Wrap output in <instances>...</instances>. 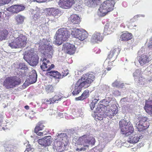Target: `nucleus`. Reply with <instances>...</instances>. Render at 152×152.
Masks as SVG:
<instances>
[{
  "label": "nucleus",
  "mask_w": 152,
  "mask_h": 152,
  "mask_svg": "<svg viewBox=\"0 0 152 152\" xmlns=\"http://www.w3.org/2000/svg\"><path fill=\"white\" fill-rule=\"evenodd\" d=\"M94 78V74L92 72L83 74L75 84L74 90L72 93L73 95L78 94L82 88H86L88 87Z\"/></svg>",
  "instance_id": "obj_1"
},
{
  "label": "nucleus",
  "mask_w": 152,
  "mask_h": 152,
  "mask_svg": "<svg viewBox=\"0 0 152 152\" xmlns=\"http://www.w3.org/2000/svg\"><path fill=\"white\" fill-rule=\"evenodd\" d=\"M95 142L93 137L88 134H84L79 137L76 142L75 150L78 152L88 151L89 147L94 145Z\"/></svg>",
  "instance_id": "obj_2"
},
{
  "label": "nucleus",
  "mask_w": 152,
  "mask_h": 152,
  "mask_svg": "<svg viewBox=\"0 0 152 152\" xmlns=\"http://www.w3.org/2000/svg\"><path fill=\"white\" fill-rule=\"evenodd\" d=\"M14 39L9 41L8 45L12 48L24 47L26 44L27 38L22 34H19L17 31L13 35Z\"/></svg>",
  "instance_id": "obj_3"
},
{
  "label": "nucleus",
  "mask_w": 152,
  "mask_h": 152,
  "mask_svg": "<svg viewBox=\"0 0 152 152\" xmlns=\"http://www.w3.org/2000/svg\"><path fill=\"white\" fill-rule=\"evenodd\" d=\"M71 31L68 30L66 28H62L59 29L56 32L54 37L55 43L59 45L62 44L63 41H66L71 34Z\"/></svg>",
  "instance_id": "obj_4"
},
{
  "label": "nucleus",
  "mask_w": 152,
  "mask_h": 152,
  "mask_svg": "<svg viewBox=\"0 0 152 152\" xmlns=\"http://www.w3.org/2000/svg\"><path fill=\"white\" fill-rule=\"evenodd\" d=\"M58 140L54 141L53 149L54 152H60L64 148L63 147L66 145L67 136L65 133H57Z\"/></svg>",
  "instance_id": "obj_5"
},
{
  "label": "nucleus",
  "mask_w": 152,
  "mask_h": 152,
  "mask_svg": "<svg viewBox=\"0 0 152 152\" xmlns=\"http://www.w3.org/2000/svg\"><path fill=\"white\" fill-rule=\"evenodd\" d=\"M24 59L32 66H35L38 64L39 57L34 52V50L30 49L25 51Z\"/></svg>",
  "instance_id": "obj_6"
},
{
  "label": "nucleus",
  "mask_w": 152,
  "mask_h": 152,
  "mask_svg": "<svg viewBox=\"0 0 152 152\" xmlns=\"http://www.w3.org/2000/svg\"><path fill=\"white\" fill-rule=\"evenodd\" d=\"M115 2L112 0H107L102 4L99 9V15L104 16L108 12L114 9Z\"/></svg>",
  "instance_id": "obj_7"
},
{
  "label": "nucleus",
  "mask_w": 152,
  "mask_h": 152,
  "mask_svg": "<svg viewBox=\"0 0 152 152\" xmlns=\"http://www.w3.org/2000/svg\"><path fill=\"white\" fill-rule=\"evenodd\" d=\"M120 129L121 133L128 136L134 132V128L131 123L129 121L127 122L123 119L119 122Z\"/></svg>",
  "instance_id": "obj_8"
},
{
  "label": "nucleus",
  "mask_w": 152,
  "mask_h": 152,
  "mask_svg": "<svg viewBox=\"0 0 152 152\" xmlns=\"http://www.w3.org/2000/svg\"><path fill=\"white\" fill-rule=\"evenodd\" d=\"M147 118L146 116H141L134 121V125L140 132L146 129L149 126L147 121Z\"/></svg>",
  "instance_id": "obj_9"
},
{
  "label": "nucleus",
  "mask_w": 152,
  "mask_h": 152,
  "mask_svg": "<svg viewBox=\"0 0 152 152\" xmlns=\"http://www.w3.org/2000/svg\"><path fill=\"white\" fill-rule=\"evenodd\" d=\"M97 112L95 114L97 115H99L102 117H106L108 116L110 118H112V117L114 116L117 113L116 110L114 113L111 110H105V108L104 107L103 105H101L99 107H98L97 109Z\"/></svg>",
  "instance_id": "obj_10"
},
{
  "label": "nucleus",
  "mask_w": 152,
  "mask_h": 152,
  "mask_svg": "<svg viewBox=\"0 0 152 152\" xmlns=\"http://www.w3.org/2000/svg\"><path fill=\"white\" fill-rule=\"evenodd\" d=\"M20 83V80L18 79L16 77H8L4 81V85L7 88L9 89L13 88Z\"/></svg>",
  "instance_id": "obj_11"
},
{
  "label": "nucleus",
  "mask_w": 152,
  "mask_h": 152,
  "mask_svg": "<svg viewBox=\"0 0 152 152\" xmlns=\"http://www.w3.org/2000/svg\"><path fill=\"white\" fill-rule=\"evenodd\" d=\"M71 34L81 41L85 40L88 36L86 31L77 28H75L71 31Z\"/></svg>",
  "instance_id": "obj_12"
},
{
  "label": "nucleus",
  "mask_w": 152,
  "mask_h": 152,
  "mask_svg": "<svg viewBox=\"0 0 152 152\" xmlns=\"http://www.w3.org/2000/svg\"><path fill=\"white\" fill-rule=\"evenodd\" d=\"M40 61V67L43 71H45V69H47L46 70L48 71L54 67V65L51 64L50 62L46 58H44L43 59H41Z\"/></svg>",
  "instance_id": "obj_13"
},
{
  "label": "nucleus",
  "mask_w": 152,
  "mask_h": 152,
  "mask_svg": "<svg viewBox=\"0 0 152 152\" xmlns=\"http://www.w3.org/2000/svg\"><path fill=\"white\" fill-rule=\"evenodd\" d=\"M63 48L66 53L70 55L73 54L75 51V45L68 42L64 44Z\"/></svg>",
  "instance_id": "obj_14"
},
{
  "label": "nucleus",
  "mask_w": 152,
  "mask_h": 152,
  "mask_svg": "<svg viewBox=\"0 0 152 152\" xmlns=\"http://www.w3.org/2000/svg\"><path fill=\"white\" fill-rule=\"evenodd\" d=\"M59 6L64 9L70 7L75 3L74 0H60L58 1Z\"/></svg>",
  "instance_id": "obj_15"
},
{
  "label": "nucleus",
  "mask_w": 152,
  "mask_h": 152,
  "mask_svg": "<svg viewBox=\"0 0 152 152\" xmlns=\"http://www.w3.org/2000/svg\"><path fill=\"white\" fill-rule=\"evenodd\" d=\"M51 44V42H50L44 48L45 51L43 53L45 57L48 58H51L53 53V50Z\"/></svg>",
  "instance_id": "obj_16"
},
{
  "label": "nucleus",
  "mask_w": 152,
  "mask_h": 152,
  "mask_svg": "<svg viewBox=\"0 0 152 152\" xmlns=\"http://www.w3.org/2000/svg\"><path fill=\"white\" fill-rule=\"evenodd\" d=\"M25 7L22 4L14 5L8 8V10L13 13H18L24 10Z\"/></svg>",
  "instance_id": "obj_17"
},
{
  "label": "nucleus",
  "mask_w": 152,
  "mask_h": 152,
  "mask_svg": "<svg viewBox=\"0 0 152 152\" xmlns=\"http://www.w3.org/2000/svg\"><path fill=\"white\" fill-rule=\"evenodd\" d=\"M52 142V139L50 136H45L44 138L39 139L38 140L39 144L44 147L49 146Z\"/></svg>",
  "instance_id": "obj_18"
},
{
  "label": "nucleus",
  "mask_w": 152,
  "mask_h": 152,
  "mask_svg": "<svg viewBox=\"0 0 152 152\" xmlns=\"http://www.w3.org/2000/svg\"><path fill=\"white\" fill-rule=\"evenodd\" d=\"M114 23H107L105 25L104 29V35H107L111 33L113 31V27Z\"/></svg>",
  "instance_id": "obj_19"
},
{
  "label": "nucleus",
  "mask_w": 152,
  "mask_h": 152,
  "mask_svg": "<svg viewBox=\"0 0 152 152\" xmlns=\"http://www.w3.org/2000/svg\"><path fill=\"white\" fill-rule=\"evenodd\" d=\"M59 10L51 8H49L47 10V16L53 17L54 19L52 20H55V17L57 16L59 13Z\"/></svg>",
  "instance_id": "obj_20"
},
{
  "label": "nucleus",
  "mask_w": 152,
  "mask_h": 152,
  "mask_svg": "<svg viewBox=\"0 0 152 152\" xmlns=\"http://www.w3.org/2000/svg\"><path fill=\"white\" fill-rule=\"evenodd\" d=\"M151 60V57L149 56L142 55L139 57V61L141 65L143 66L148 63Z\"/></svg>",
  "instance_id": "obj_21"
},
{
  "label": "nucleus",
  "mask_w": 152,
  "mask_h": 152,
  "mask_svg": "<svg viewBox=\"0 0 152 152\" xmlns=\"http://www.w3.org/2000/svg\"><path fill=\"white\" fill-rule=\"evenodd\" d=\"M144 109L146 112L149 114L151 116L152 115V99H149L146 101Z\"/></svg>",
  "instance_id": "obj_22"
},
{
  "label": "nucleus",
  "mask_w": 152,
  "mask_h": 152,
  "mask_svg": "<svg viewBox=\"0 0 152 152\" xmlns=\"http://www.w3.org/2000/svg\"><path fill=\"white\" fill-rule=\"evenodd\" d=\"M102 39L103 38L101 34L99 33L96 32L92 36L91 41L94 43H98V42L101 41Z\"/></svg>",
  "instance_id": "obj_23"
},
{
  "label": "nucleus",
  "mask_w": 152,
  "mask_h": 152,
  "mask_svg": "<svg viewBox=\"0 0 152 152\" xmlns=\"http://www.w3.org/2000/svg\"><path fill=\"white\" fill-rule=\"evenodd\" d=\"M48 75L53 76L54 77H55L57 79H61L63 77L66 76L68 74V72L66 74H63L62 75L58 71H51L48 72L47 73Z\"/></svg>",
  "instance_id": "obj_24"
},
{
  "label": "nucleus",
  "mask_w": 152,
  "mask_h": 152,
  "mask_svg": "<svg viewBox=\"0 0 152 152\" xmlns=\"http://www.w3.org/2000/svg\"><path fill=\"white\" fill-rule=\"evenodd\" d=\"M37 75L35 70H33L30 73L28 77V82L30 84L35 83L37 80Z\"/></svg>",
  "instance_id": "obj_25"
},
{
  "label": "nucleus",
  "mask_w": 152,
  "mask_h": 152,
  "mask_svg": "<svg viewBox=\"0 0 152 152\" xmlns=\"http://www.w3.org/2000/svg\"><path fill=\"white\" fill-rule=\"evenodd\" d=\"M119 53V50L118 48L112 50L108 55V57L109 59L113 58V60H114L117 58Z\"/></svg>",
  "instance_id": "obj_26"
},
{
  "label": "nucleus",
  "mask_w": 152,
  "mask_h": 152,
  "mask_svg": "<svg viewBox=\"0 0 152 152\" xmlns=\"http://www.w3.org/2000/svg\"><path fill=\"white\" fill-rule=\"evenodd\" d=\"M132 38V35L131 33L125 32L122 34L120 38L122 41H127L131 39Z\"/></svg>",
  "instance_id": "obj_27"
},
{
  "label": "nucleus",
  "mask_w": 152,
  "mask_h": 152,
  "mask_svg": "<svg viewBox=\"0 0 152 152\" xmlns=\"http://www.w3.org/2000/svg\"><path fill=\"white\" fill-rule=\"evenodd\" d=\"M142 135L138 137L137 135L130 136L129 137V140L128 141L131 143H136L140 139L142 138Z\"/></svg>",
  "instance_id": "obj_28"
},
{
  "label": "nucleus",
  "mask_w": 152,
  "mask_h": 152,
  "mask_svg": "<svg viewBox=\"0 0 152 152\" xmlns=\"http://www.w3.org/2000/svg\"><path fill=\"white\" fill-rule=\"evenodd\" d=\"M70 20L74 24H78L80 21V18L77 15H71L70 17Z\"/></svg>",
  "instance_id": "obj_29"
},
{
  "label": "nucleus",
  "mask_w": 152,
  "mask_h": 152,
  "mask_svg": "<svg viewBox=\"0 0 152 152\" xmlns=\"http://www.w3.org/2000/svg\"><path fill=\"white\" fill-rule=\"evenodd\" d=\"M100 0H84V3L89 7L93 6L94 4H97Z\"/></svg>",
  "instance_id": "obj_30"
},
{
  "label": "nucleus",
  "mask_w": 152,
  "mask_h": 152,
  "mask_svg": "<svg viewBox=\"0 0 152 152\" xmlns=\"http://www.w3.org/2000/svg\"><path fill=\"white\" fill-rule=\"evenodd\" d=\"M141 70L139 69H136L134 72L133 75L136 81H138L137 79L139 78L140 77L142 76L141 74Z\"/></svg>",
  "instance_id": "obj_31"
},
{
  "label": "nucleus",
  "mask_w": 152,
  "mask_h": 152,
  "mask_svg": "<svg viewBox=\"0 0 152 152\" xmlns=\"http://www.w3.org/2000/svg\"><path fill=\"white\" fill-rule=\"evenodd\" d=\"M25 17L22 15H18L16 16L15 19L18 24H22L24 22Z\"/></svg>",
  "instance_id": "obj_32"
},
{
  "label": "nucleus",
  "mask_w": 152,
  "mask_h": 152,
  "mask_svg": "<svg viewBox=\"0 0 152 152\" xmlns=\"http://www.w3.org/2000/svg\"><path fill=\"white\" fill-rule=\"evenodd\" d=\"M8 34V32L6 30L0 31V41L5 39Z\"/></svg>",
  "instance_id": "obj_33"
},
{
  "label": "nucleus",
  "mask_w": 152,
  "mask_h": 152,
  "mask_svg": "<svg viewBox=\"0 0 152 152\" xmlns=\"http://www.w3.org/2000/svg\"><path fill=\"white\" fill-rule=\"evenodd\" d=\"M112 85L113 87L123 88L124 86V84L116 81L112 83Z\"/></svg>",
  "instance_id": "obj_34"
},
{
  "label": "nucleus",
  "mask_w": 152,
  "mask_h": 152,
  "mask_svg": "<svg viewBox=\"0 0 152 152\" xmlns=\"http://www.w3.org/2000/svg\"><path fill=\"white\" fill-rule=\"evenodd\" d=\"M44 126L42 123H38L35 127L34 131H37V130H42L43 129Z\"/></svg>",
  "instance_id": "obj_35"
},
{
  "label": "nucleus",
  "mask_w": 152,
  "mask_h": 152,
  "mask_svg": "<svg viewBox=\"0 0 152 152\" xmlns=\"http://www.w3.org/2000/svg\"><path fill=\"white\" fill-rule=\"evenodd\" d=\"M5 151L6 152H14L13 147L10 145H5Z\"/></svg>",
  "instance_id": "obj_36"
},
{
  "label": "nucleus",
  "mask_w": 152,
  "mask_h": 152,
  "mask_svg": "<svg viewBox=\"0 0 152 152\" xmlns=\"http://www.w3.org/2000/svg\"><path fill=\"white\" fill-rule=\"evenodd\" d=\"M110 101L109 100H107L106 99H103L100 102L103 103V104L102 105H103L104 106V107H105V110L107 108L106 107L109 106V103L110 102ZM99 106L98 107H99Z\"/></svg>",
  "instance_id": "obj_37"
},
{
  "label": "nucleus",
  "mask_w": 152,
  "mask_h": 152,
  "mask_svg": "<svg viewBox=\"0 0 152 152\" xmlns=\"http://www.w3.org/2000/svg\"><path fill=\"white\" fill-rule=\"evenodd\" d=\"M137 82L141 85H144L147 82L146 79L142 77H140L137 80Z\"/></svg>",
  "instance_id": "obj_38"
},
{
  "label": "nucleus",
  "mask_w": 152,
  "mask_h": 152,
  "mask_svg": "<svg viewBox=\"0 0 152 152\" xmlns=\"http://www.w3.org/2000/svg\"><path fill=\"white\" fill-rule=\"evenodd\" d=\"M18 67L22 70H26L28 69L27 66L24 63H20Z\"/></svg>",
  "instance_id": "obj_39"
},
{
  "label": "nucleus",
  "mask_w": 152,
  "mask_h": 152,
  "mask_svg": "<svg viewBox=\"0 0 152 152\" xmlns=\"http://www.w3.org/2000/svg\"><path fill=\"white\" fill-rule=\"evenodd\" d=\"M40 18V15L38 13L33 15L31 18V20L33 21L37 22L38 19Z\"/></svg>",
  "instance_id": "obj_40"
},
{
  "label": "nucleus",
  "mask_w": 152,
  "mask_h": 152,
  "mask_svg": "<svg viewBox=\"0 0 152 152\" xmlns=\"http://www.w3.org/2000/svg\"><path fill=\"white\" fill-rule=\"evenodd\" d=\"M50 42H49L47 41L46 39H43L42 40H40V42L39 43V45L40 46H41L42 47H43L44 48V46L45 45H48V43Z\"/></svg>",
  "instance_id": "obj_41"
},
{
  "label": "nucleus",
  "mask_w": 152,
  "mask_h": 152,
  "mask_svg": "<svg viewBox=\"0 0 152 152\" xmlns=\"http://www.w3.org/2000/svg\"><path fill=\"white\" fill-rule=\"evenodd\" d=\"M99 100V98L95 99L90 104V106L91 110H92L94 108L96 104Z\"/></svg>",
  "instance_id": "obj_42"
},
{
  "label": "nucleus",
  "mask_w": 152,
  "mask_h": 152,
  "mask_svg": "<svg viewBox=\"0 0 152 152\" xmlns=\"http://www.w3.org/2000/svg\"><path fill=\"white\" fill-rule=\"evenodd\" d=\"M84 99L88 97L89 96V93L88 91L86 90L84 91L82 94L81 95Z\"/></svg>",
  "instance_id": "obj_43"
},
{
  "label": "nucleus",
  "mask_w": 152,
  "mask_h": 152,
  "mask_svg": "<svg viewBox=\"0 0 152 152\" xmlns=\"http://www.w3.org/2000/svg\"><path fill=\"white\" fill-rule=\"evenodd\" d=\"M40 130H37V131H34V132L39 136H42L46 134L47 132L46 131H43L42 132H39Z\"/></svg>",
  "instance_id": "obj_44"
},
{
  "label": "nucleus",
  "mask_w": 152,
  "mask_h": 152,
  "mask_svg": "<svg viewBox=\"0 0 152 152\" xmlns=\"http://www.w3.org/2000/svg\"><path fill=\"white\" fill-rule=\"evenodd\" d=\"M46 89V91L48 92H53V88L52 85H48L47 86Z\"/></svg>",
  "instance_id": "obj_45"
},
{
  "label": "nucleus",
  "mask_w": 152,
  "mask_h": 152,
  "mask_svg": "<svg viewBox=\"0 0 152 152\" xmlns=\"http://www.w3.org/2000/svg\"><path fill=\"white\" fill-rule=\"evenodd\" d=\"M61 99V97L59 96L58 95H55L54 97L52 98L53 102H56V101H58Z\"/></svg>",
  "instance_id": "obj_46"
},
{
  "label": "nucleus",
  "mask_w": 152,
  "mask_h": 152,
  "mask_svg": "<svg viewBox=\"0 0 152 152\" xmlns=\"http://www.w3.org/2000/svg\"><path fill=\"white\" fill-rule=\"evenodd\" d=\"M33 151H34V149L33 148L29 147L27 148L24 152H31Z\"/></svg>",
  "instance_id": "obj_47"
},
{
  "label": "nucleus",
  "mask_w": 152,
  "mask_h": 152,
  "mask_svg": "<svg viewBox=\"0 0 152 152\" xmlns=\"http://www.w3.org/2000/svg\"><path fill=\"white\" fill-rule=\"evenodd\" d=\"M148 47L149 48H152V37L149 39V42L148 44Z\"/></svg>",
  "instance_id": "obj_48"
},
{
  "label": "nucleus",
  "mask_w": 152,
  "mask_h": 152,
  "mask_svg": "<svg viewBox=\"0 0 152 152\" xmlns=\"http://www.w3.org/2000/svg\"><path fill=\"white\" fill-rule=\"evenodd\" d=\"M45 100H46L45 101L47 102L48 104H50L51 103H54V102H53L52 98H50L49 99H45Z\"/></svg>",
  "instance_id": "obj_49"
},
{
  "label": "nucleus",
  "mask_w": 152,
  "mask_h": 152,
  "mask_svg": "<svg viewBox=\"0 0 152 152\" xmlns=\"http://www.w3.org/2000/svg\"><path fill=\"white\" fill-rule=\"evenodd\" d=\"M113 62V61H112V62L110 63H108V65L107 67V70L108 71H109L111 70L112 68V62Z\"/></svg>",
  "instance_id": "obj_50"
},
{
  "label": "nucleus",
  "mask_w": 152,
  "mask_h": 152,
  "mask_svg": "<svg viewBox=\"0 0 152 152\" xmlns=\"http://www.w3.org/2000/svg\"><path fill=\"white\" fill-rule=\"evenodd\" d=\"M7 2L6 0H0V6L7 4Z\"/></svg>",
  "instance_id": "obj_51"
},
{
  "label": "nucleus",
  "mask_w": 152,
  "mask_h": 152,
  "mask_svg": "<svg viewBox=\"0 0 152 152\" xmlns=\"http://www.w3.org/2000/svg\"><path fill=\"white\" fill-rule=\"evenodd\" d=\"M75 99L76 101H78V100H83L84 99H83V96H82L81 95V96H80L76 98H75Z\"/></svg>",
  "instance_id": "obj_52"
},
{
  "label": "nucleus",
  "mask_w": 152,
  "mask_h": 152,
  "mask_svg": "<svg viewBox=\"0 0 152 152\" xmlns=\"http://www.w3.org/2000/svg\"><path fill=\"white\" fill-rule=\"evenodd\" d=\"M47 0H33L34 1H35L38 3H42L45 2Z\"/></svg>",
  "instance_id": "obj_53"
},
{
  "label": "nucleus",
  "mask_w": 152,
  "mask_h": 152,
  "mask_svg": "<svg viewBox=\"0 0 152 152\" xmlns=\"http://www.w3.org/2000/svg\"><path fill=\"white\" fill-rule=\"evenodd\" d=\"M75 131L74 130H70L69 131L68 134H69L70 136H71L72 134L74 133Z\"/></svg>",
  "instance_id": "obj_54"
},
{
  "label": "nucleus",
  "mask_w": 152,
  "mask_h": 152,
  "mask_svg": "<svg viewBox=\"0 0 152 152\" xmlns=\"http://www.w3.org/2000/svg\"><path fill=\"white\" fill-rule=\"evenodd\" d=\"M3 118L2 116L1 115H0V126H1V122L2 121Z\"/></svg>",
  "instance_id": "obj_55"
},
{
  "label": "nucleus",
  "mask_w": 152,
  "mask_h": 152,
  "mask_svg": "<svg viewBox=\"0 0 152 152\" xmlns=\"http://www.w3.org/2000/svg\"><path fill=\"white\" fill-rule=\"evenodd\" d=\"M145 17V15H136L134 17V18H138V17Z\"/></svg>",
  "instance_id": "obj_56"
},
{
  "label": "nucleus",
  "mask_w": 152,
  "mask_h": 152,
  "mask_svg": "<svg viewBox=\"0 0 152 152\" xmlns=\"http://www.w3.org/2000/svg\"><path fill=\"white\" fill-rule=\"evenodd\" d=\"M114 93L117 95H120V92L118 91H115Z\"/></svg>",
  "instance_id": "obj_57"
},
{
  "label": "nucleus",
  "mask_w": 152,
  "mask_h": 152,
  "mask_svg": "<svg viewBox=\"0 0 152 152\" xmlns=\"http://www.w3.org/2000/svg\"><path fill=\"white\" fill-rule=\"evenodd\" d=\"M103 139L104 141H105L106 142H107L108 141V137H103Z\"/></svg>",
  "instance_id": "obj_58"
},
{
  "label": "nucleus",
  "mask_w": 152,
  "mask_h": 152,
  "mask_svg": "<svg viewBox=\"0 0 152 152\" xmlns=\"http://www.w3.org/2000/svg\"><path fill=\"white\" fill-rule=\"evenodd\" d=\"M126 100V98H123L121 99V100L120 101V102L121 103H122L123 102H125Z\"/></svg>",
  "instance_id": "obj_59"
},
{
  "label": "nucleus",
  "mask_w": 152,
  "mask_h": 152,
  "mask_svg": "<svg viewBox=\"0 0 152 152\" xmlns=\"http://www.w3.org/2000/svg\"><path fill=\"white\" fill-rule=\"evenodd\" d=\"M24 107L26 109H28L29 108V107L28 105L25 106Z\"/></svg>",
  "instance_id": "obj_60"
},
{
  "label": "nucleus",
  "mask_w": 152,
  "mask_h": 152,
  "mask_svg": "<svg viewBox=\"0 0 152 152\" xmlns=\"http://www.w3.org/2000/svg\"><path fill=\"white\" fill-rule=\"evenodd\" d=\"M1 12H0V17H1Z\"/></svg>",
  "instance_id": "obj_61"
},
{
  "label": "nucleus",
  "mask_w": 152,
  "mask_h": 152,
  "mask_svg": "<svg viewBox=\"0 0 152 152\" xmlns=\"http://www.w3.org/2000/svg\"><path fill=\"white\" fill-rule=\"evenodd\" d=\"M3 128V129L4 130V128H3H3Z\"/></svg>",
  "instance_id": "obj_62"
},
{
  "label": "nucleus",
  "mask_w": 152,
  "mask_h": 152,
  "mask_svg": "<svg viewBox=\"0 0 152 152\" xmlns=\"http://www.w3.org/2000/svg\"><path fill=\"white\" fill-rule=\"evenodd\" d=\"M107 88H109V87L108 86H107Z\"/></svg>",
  "instance_id": "obj_63"
}]
</instances>
